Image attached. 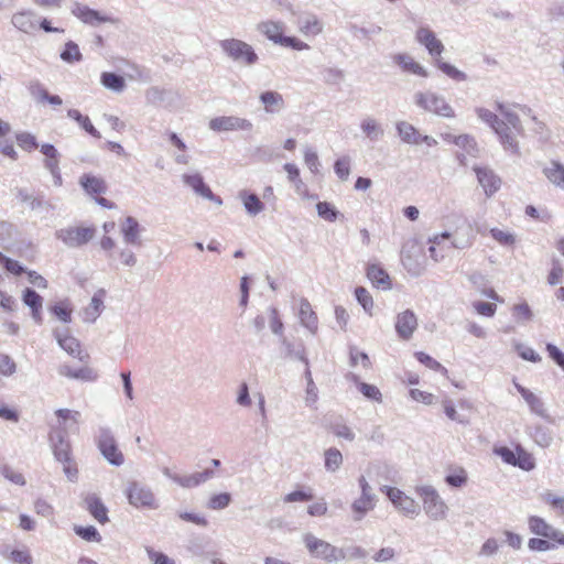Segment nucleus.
Masks as SVG:
<instances>
[{
    "instance_id": "nucleus-1",
    "label": "nucleus",
    "mask_w": 564,
    "mask_h": 564,
    "mask_svg": "<svg viewBox=\"0 0 564 564\" xmlns=\"http://www.w3.org/2000/svg\"><path fill=\"white\" fill-rule=\"evenodd\" d=\"M48 442L54 458L63 465L66 478L72 482H76L78 479V468L73 457L72 444L66 433V426L53 430L48 435Z\"/></svg>"
},
{
    "instance_id": "nucleus-2",
    "label": "nucleus",
    "mask_w": 564,
    "mask_h": 564,
    "mask_svg": "<svg viewBox=\"0 0 564 564\" xmlns=\"http://www.w3.org/2000/svg\"><path fill=\"white\" fill-rule=\"evenodd\" d=\"M452 239V247L456 249H467L473 246L475 240L474 229L473 226L467 223L466 220H463L460 225L456 226L453 232L445 231L441 235H436L433 238L430 239V256L434 261H440L444 259L445 254L444 252H440L437 250V247L441 246V243L444 240Z\"/></svg>"
},
{
    "instance_id": "nucleus-3",
    "label": "nucleus",
    "mask_w": 564,
    "mask_h": 564,
    "mask_svg": "<svg viewBox=\"0 0 564 564\" xmlns=\"http://www.w3.org/2000/svg\"><path fill=\"white\" fill-rule=\"evenodd\" d=\"M498 109L501 111L502 118L497 124H494V130L498 134L505 150L518 153L519 147L517 139L523 133L521 121L517 115L503 111L501 105L498 106Z\"/></svg>"
},
{
    "instance_id": "nucleus-4",
    "label": "nucleus",
    "mask_w": 564,
    "mask_h": 564,
    "mask_svg": "<svg viewBox=\"0 0 564 564\" xmlns=\"http://www.w3.org/2000/svg\"><path fill=\"white\" fill-rule=\"evenodd\" d=\"M417 494L423 499V508L429 518L434 521L446 518L448 507L434 487L423 486L417 489Z\"/></svg>"
},
{
    "instance_id": "nucleus-5",
    "label": "nucleus",
    "mask_w": 564,
    "mask_h": 564,
    "mask_svg": "<svg viewBox=\"0 0 564 564\" xmlns=\"http://www.w3.org/2000/svg\"><path fill=\"white\" fill-rule=\"evenodd\" d=\"M128 502L134 508L158 509L155 496L150 487L139 481L128 482L126 490Z\"/></svg>"
},
{
    "instance_id": "nucleus-6",
    "label": "nucleus",
    "mask_w": 564,
    "mask_h": 564,
    "mask_svg": "<svg viewBox=\"0 0 564 564\" xmlns=\"http://www.w3.org/2000/svg\"><path fill=\"white\" fill-rule=\"evenodd\" d=\"M97 445L109 464L113 466H121L123 464V454L118 448L115 436L109 427H99Z\"/></svg>"
},
{
    "instance_id": "nucleus-7",
    "label": "nucleus",
    "mask_w": 564,
    "mask_h": 564,
    "mask_svg": "<svg viewBox=\"0 0 564 564\" xmlns=\"http://www.w3.org/2000/svg\"><path fill=\"white\" fill-rule=\"evenodd\" d=\"M79 184L83 187V189L101 206L108 209H113L117 207V205L102 197L101 195L105 194L108 189L106 181L100 177L93 174H84L79 178Z\"/></svg>"
},
{
    "instance_id": "nucleus-8",
    "label": "nucleus",
    "mask_w": 564,
    "mask_h": 564,
    "mask_svg": "<svg viewBox=\"0 0 564 564\" xmlns=\"http://www.w3.org/2000/svg\"><path fill=\"white\" fill-rule=\"evenodd\" d=\"M304 543L308 552L316 558H321L327 563L339 562L338 554L339 547L330 544L329 542L318 539L315 535L307 533L304 536Z\"/></svg>"
},
{
    "instance_id": "nucleus-9",
    "label": "nucleus",
    "mask_w": 564,
    "mask_h": 564,
    "mask_svg": "<svg viewBox=\"0 0 564 564\" xmlns=\"http://www.w3.org/2000/svg\"><path fill=\"white\" fill-rule=\"evenodd\" d=\"M220 47L232 59L241 61L248 65L254 64L258 59V55L254 53L251 45L241 40H223L220 42Z\"/></svg>"
},
{
    "instance_id": "nucleus-10",
    "label": "nucleus",
    "mask_w": 564,
    "mask_h": 564,
    "mask_svg": "<svg viewBox=\"0 0 564 564\" xmlns=\"http://www.w3.org/2000/svg\"><path fill=\"white\" fill-rule=\"evenodd\" d=\"M358 484L361 490V495L351 505V509L355 513V521H360L367 512L371 511L375 508L377 500V497L372 492V488L365 476L359 477Z\"/></svg>"
},
{
    "instance_id": "nucleus-11",
    "label": "nucleus",
    "mask_w": 564,
    "mask_h": 564,
    "mask_svg": "<svg viewBox=\"0 0 564 564\" xmlns=\"http://www.w3.org/2000/svg\"><path fill=\"white\" fill-rule=\"evenodd\" d=\"M415 102L417 106L423 108L424 110L434 112L436 115L443 117H454V110L452 107L445 101L444 98L433 94V93H419L415 96Z\"/></svg>"
},
{
    "instance_id": "nucleus-12",
    "label": "nucleus",
    "mask_w": 564,
    "mask_h": 564,
    "mask_svg": "<svg viewBox=\"0 0 564 564\" xmlns=\"http://www.w3.org/2000/svg\"><path fill=\"white\" fill-rule=\"evenodd\" d=\"M381 491L387 495L389 500L393 503V506L403 512L405 516H416L419 514L420 507L415 502L414 499L406 496L403 491L395 487L383 486L381 487Z\"/></svg>"
},
{
    "instance_id": "nucleus-13",
    "label": "nucleus",
    "mask_w": 564,
    "mask_h": 564,
    "mask_svg": "<svg viewBox=\"0 0 564 564\" xmlns=\"http://www.w3.org/2000/svg\"><path fill=\"white\" fill-rule=\"evenodd\" d=\"M94 227H68L57 231V238L69 247H80L95 236Z\"/></svg>"
},
{
    "instance_id": "nucleus-14",
    "label": "nucleus",
    "mask_w": 564,
    "mask_h": 564,
    "mask_svg": "<svg viewBox=\"0 0 564 564\" xmlns=\"http://www.w3.org/2000/svg\"><path fill=\"white\" fill-rule=\"evenodd\" d=\"M209 128L216 132L223 131H238V130H250L252 123L245 119L235 116H223L213 118L209 121Z\"/></svg>"
},
{
    "instance_id": "nucleus-15",
    "label": "nucleus",
    "mask_w": 564,
    "mask_h": 564,
    "mask_svg": "<svg viewBox=\"0 0 564 564\" xmlns=\"http://www.w3.org/2000/svg\"><path fill=\"white\" fill-rule=\"evenodd\" d=\"M416 41L423 45L429 54L434 58H440L442 53L444 52V45L442 41L436 36V34L426 26H421L416 30L415 33Z\"/></svg>"
},
{
    "instance_id": "nucleus-16",
    "label": "nucleus",
    "mask_w": 564,
    "mask_h": 564,
    "mask_svg": "<svg viewBox=\"0 0 564 564\" xmlns=\"http://www.w3.org/2000/svg\"><path fill=\"white\" fill-rule=\"evenodd\" d=\"M474 172L478 183L484 188L487 196L497 193L501 186V178L488 166H475Z\"/></svg>"
},
{
    "instance_id": "nucleus-17",
    "label": "nucleus",
    "mask_w": 564,
    "mask_h": 564,
    "mask_svg": "<svg viewBox=\"0 0 564 564\" xmlns=\"http://www.w3.org/2000/svg\"><path fill=\"white\" fill-rule=\"evenodd\" d=\"M422 258L423 250L419 245L412 242L403 246L401 251V260L408 271L417 273L422 268Z\"/></svg>"
},
{
    "instance_id": "nucleus-18",
    "label": "nucleus",
    "mask_w": 564,
    "mask_h": 564,
    "mask_svg": "<svg viewBox=\"0 0 564 564\" xmlns=\"http://www.w3.org/2000/svg\"><path fill=\"white\" fill-rule=\"evenodd\" d=\"M400 138L411 144L426 143L429 147L436 145V140L429 137L422 135L411 123L402 121L397 126Z\"/></svg>"
},
{
    "instance_id": "nucleus-19",
    "label": "nucleus",
    "mask_w": 564,
    "mask_h": 564,
    "mask_svg": "<svg viewBox=\"0 0 564 564\" xmlns=\"http://www.w3.org/2000/svg\"><path fill=\"white\" fill-rule=\"evenodd\" d=\"M183 181L186 185L193 188L196 194L202 197L215 202L218 205H221L223 200L220 197L216 196L212 189L205 184L200 174H184Z\"/></svg>"
},
{
    "instance_id": "nucleus-20",
    "label": "nucleus",
    "mask_w": 564,
    "mask_h": 564,
    "mask_svg": "<svg viewBox=\"0 0 564 564\" xmlns=\"http://www.w3.org/2000/svg\"><path fill=\"white\" fill-rule=\"evenodd\" d=\"M84 505L90 516L99 523L105 524L109 521L108 509L96 494H88L84 498Z\"/></svg>"
},
{
    "instance_id": "nucleus-21",
    "label": "nucleus",
    "mask_w": 564,
    "mask_h": 564,
    "mask_svg": "<svg viewBox=\"0 0 564 564\" xmlns=\"http://www.w3.org/2000/svg\"><path fill=\"white\" fill-rule=\"evenodd\" d=\"M416 326L417 319L412 311L406 310L397 316L395 330L401 338L409 339Z\"/></svg>"
},
{
    "instance_id": "nucleus-22",
    "label": "nucleus",
    "mask_w": 564,
    "mask_h": 564,
    "mask_svg": "<svg viewBox=\"0 0 564 564\" xmlns=\"http://www.w3.org/2000/svg\"><path fill=\"white\" fill-rule=\"evenodd\" d=\"M72 13L87 24L95 23H113L115 20L107 15H101L98 11L88 8L87 6L76 3L72 9Z\"/></svg>"
},
{
    "instance_id": "nucleus-23",
    "label": "nucleus",
    "mask_w": 564,
    "mask_h": 564,
    "mask_svg": "<svg viewBox=\"0 0 564 564\" xmlns=\"http://www.w3.org/2000/svg\"><path fill=\"white\" fill-rule=\"evenodd\" d=\"M299 318L301 324L312 334H316L318 329V317L313 310L311 303L306 299H302L299 303Z\"/></svg>"
},
{
    "instance_id": "nucleus-24",
    "label": "nucleus",
    "mask_w": 564,
    "mask_h": 564,
    "mask_svg": "<svg viewBox=\"0 0 564 564\" xmlns=\"http://www.w3.org/2000/svg\"><path fill=\"white\" fill-rule=\"evenodd\" d=\"M141 231H142V228H141L139 221L132 216L126 217L121 224V234H122L123 240L127 243L134 245V246H141V239H140Z\"/></svg>"
},
{
    "instance_id": "nucleus-25",
    "label": "nucleus",
    "mask_w": 564,
    "mask_h": 564,
    "mask_svg": "<svg viewBox=\"0 0 564 564\" xmlns=\"http://www.w3.org/2000/svg\"><path fill=\"white\" fill-rule=\"evenodd\" d=\"M59 375L82 381H94L97 379V372L88 366L74 368L69 365H62L58 369Z\"/></svg>"
},
{
    "instance_id": "nucleus-26",
    "label": "nucleus",
    "mask_w": 564,
    "mask_h": 564,
    "mask_svg": "<svg viewBox=\"0 0 564 564\" xmlns=\"http://www.w3.org/2000/svg\"><path fill=\"white\" fill-rule=\"evenodd\" d=\"M393 62L405 73L414 74L421 77H427V70L408 54H395Z\"/></svg>"
},
{
    "instance_id": "nucleus-27",
    "label": "nucleus",
    "mask_w": 564,
    "mask_h": 564,
    "mask_svg": "<svg viewBox=\"0 0 564 564\" xmlns=\"http://www.w3.org/2000/svg\"><path fill=\"white\" fill-rule=\"evenodd\" d=\"M23 303L31 308V314L33 319L41 324L43 321L42 317V306L43 299L32 289H25L22 294Z\"/></svg>"
},
{
    "instance_id": "nucleus-28",
    "label": "nucleus",
    "mask_w": 564,
    "mask_h": 564,
    "mask_svg": "<svg viewBox=\"0 0 564 564\" xmlns=\"http://www.w3.org/2000/svg\"><path fill=\"white\" fill-rule=\"evenodd\" d=\"M546 180L555 187L564 189V165L556 160H552L547 166L543 169Z\"/></svg>"
},
{
    "instance_id": "nucleus-29",
    "label": "nucleus",
    "mask_w": 564,
    "mask_h": 564,
    "mask_svg": "<svg viewBox=\"0 0 564 564\" xmlns=\"http://www.w3.org/2000/svg\"><path fill=\"white\" fill-rule=\"evenodd\" d=\"M367 276L376 288L382 290L391 289L390 276L380 265H369L367 268Z\"/></svg>"
},
{
    "instance_id": "nucleus-30",
    "label": "nucleus",
    "mask_w": 564,
    "mask_h": 564,
    "mask_svg": "<svg viewBox=\"0 0 564 564\" xmlns=\"http://www.w3.org/2000/svg\"><path fill=\"white\" fill-rule=\"evenodd\" d=\"M214 477V471L212 469H205L199 473H194L187 476H180V478H175V484L183 488H194L199 486L200 484L206 482L208 479Z\"/></svg>"
},
{
    "instance_id": "nucleus-31",
    "label": "nucleus",
    "mask_w": 564,
    "mask_h": 564,
    "mask_svg": "<svg viewBox=\"0 0 564 564\" xmlns=\"http://www.w3.org/2000/svg\"><path fill=\"white\" fill-rule=\"evenodd\" d=\"M257 29L265 35L270 41L280 43L284 36V26L281 22L276 21H264L258 24Z\"/></svg>"
},
{
    "instance_id": "nucleus-32",
    "label": "nucleus",
    "mask_w": 564,
    "mask_h": 564,
    "mask_svg": "<svg viewBox=\"0 0 564 564\" xmlns=\"http://www.w3.org/2000/svg\"><path fill=\"white\" fill-rule=\"evenodd\" d=\"M106 297V291L100 289L98 290L91 301L90 304L85 308V318L86 321L94 322L101 314L104 310V301Z\"/></svg>"
},
{
    "instance_id": "nucleus-33",
    "label": "nucleus",
    "mask_w": 564,
    "mask_h": 564,
    "mask_svg": "<svg viewBox=\"0 0 564 564\" xmlns=\"http://www.w3.org/2000/svg\"><path fill=\"white\" fill-rule=\"evenodd\" d=\"M67 116L75 120L91 137L97 139L101 138L100 132L91 123L88 116L82 115L77 109H69Z\"/></svg>"
},
{
    "instance_id": "nucleus-34",
    "label": "nucleus",
    "mask_w": 564,
    "mask_h": 564,
    "mask_svg": "<svg viewBox=\"0 0 564 564\" xmlns=\"http://www.w3.org/2000/svg\"><path fill=\"white\" fill-rule=\"evenodd\" d=\"M55 415L59 420L58 429L66 426L67 430H72L73 425L79 424L80 412L69 409H57Z\"/></svg>"
},
{
    "instance_id": "nucleus-35",
    "label": "nucleus",
    "mask_w": 564,
    "mask_h": 564,
    "mask_svg": "<svg viewBox=\"0 0 564 564\" xmlns=\"http://www.w3.org/2000/svg\"><path fill=\"white\" fill-rule=\"evenodd\" d=\"M260 100L264 105V109L267 112L279 111L284 105L282 95L276 91L262 93L260 95Z\"/></svg>"
},
{
    "instance_id": "nucleus-36",
    "label": "nucleus",
    "mask_w": 564,
    "mask_h": 564,
    "mask_svg": "<svg viewBox=\"0 0 564 564\" xmlns=\"http://www.w3.org/2000/svg\"><path fill=\"white\" fill-rule=\"evenodd\" d=\"M208 544H209V541L206 538L195 536L189 540V542L187 544V550L194 556L207 558L214 554L207 550Z\"/></svg>"
},
{
    "instance_id": "nucleus-37",
    "label": "nucleus",
    "mask_w": 564,
    "mask_h": 564,
    "mask_svg": "<svg viewBox=\"0 0 564 564\" xmlns=\"http://www.w3.org/2000/svg\"><path fill=\"white\" fill-rule=\"evenodd\" d=\"M300 32L305 36H315L322 33L323 24L315 15H310L305 18L300 23Z\"/></svg>"
},
{
    "instance_id": "nucleus-38",
    "label": "nucleus",
    "mask_w": 564,
    "mask_h": 564,
    "mask_svg": "<svg viewBox=\"0 0 564 564\" xmlns=\"http://www.w3.org/2000/svg\"><path fill=\"white\" fill-rule=\"evenodd\" d=\"M523 399L529 404V406H530L532 412H534L536 415L547 420L549 422H552L551 417L546 413V410L544 408V403L533 392L524 391L523 392Z\"/></svg>"
},
{
    "instance_id": "nucleus-39",
    "label": "nucleus",
    "mask_w": 564,
    "mask_h": 564,
    "mask_svg": "<svg viewBox=\"0 0 564 564\" xmlns=\"http://www.w3.org/2000/svg\"><path fill=\"white\" fill-rule=\"evenodd\" d=\"M324 457V466L327 471L335 473L340 468L343 464V455L339 449L330 447L325 451Z\"/></svg>"
},
{
    "instance_id": "nucleus-40",
    "label": "nucleus",
    "mask_w": 564,
    "mask_h": 564,
    "mask_svg": "<svg viewBox=\"0 0 564 564\" xmlns=\"http://www.w3.org/2000/svg\"><path fill=\"white\" fill-rule=\"evenodd\" d=\"M340 553L338 554L340 561H354L364 560L367 557L368 552L359 545H347L339 547Z\"/></svg>"
},
{
    "instance_id": "nucleus-41",
    "label": "nucleus",
    "mask_w": 564,
    "mask_h": 564,
    "mask_svg": "<svg viewBox=\"0 0 564 564\" xmlns=\"http://www.w3.org/2000/svg\"><path fill=\"white\" fill-rule=\"evenodd\" d=\"M284 170L288 173L289 180L295 185L296 191L303 196L308 197L307 188L300 177V170L293 163H286Z\"/></svg>"
},
{
    "instance_id": "nucleus-42",
    "label": "nucleus",
    "mask_w": 564,
    "mask_h": 564,
    "mask_svg": "<svg viewBox=\"0 0 564 564\" xmlns=\"http://www.w3.org/2000/svg\"><path fill=\"white\" fill-rule=\"evenodd\" d=\"M100 82L106 88L115 91H122L126 87L124 78L111 72L102 73Z\"/></svg>"
},
{
    "instance_id": "nucleus-43",
    "label": "nucleus",
    "mask_w": 564,
    "mask_h": 564,
    "mask_svg": "<svg viewBox=\"0 0 564 564\" xmlns=\"http://www.w3.org/2000/svg\"><path fill=\"white\" fill-rule=\"evenodd\" d=\"M50 310L52 314L56 316L59 321L64 323H69L72 321L73 307L69 301H58L54 305H52Z\"/></svg>"
},
{
    "instance_id": "nucleus-44",
    "label": "nucleus",
    "mask_w": 564,
    "mask_h": 564,
    "mask_svg": "<svg viewBox=\"0 0 564 564\" xmlns=\"http://www.w3.org/2000/svg\"><path fill=\"white\" fill-rule=\"evenodd\" d=\"M61 58L66 63L73 64L80 62L83 59V54L75 42L68 41L65 43L64 48L61 52Z\"/></svg>"
},
{
    "instance_id": "nucleus-45",
    "label": "nucleus",
    "mask_w": 564,
    "mask_h": 564,
    "mask_svg": "<svg viewBox=\"0 0 564 564\" xmlns=\"http://www.w3.org/2000/svg\"><path fill=\"white\" fill-rule=\"evenodd\" d=\"M13 25L24 33H29L34 29V22L30 12H18L12 17Z\"/></svg>"
},
{
    "instance_id": "nucleus-46",
    "label": "nucleus",
    "mask_w": 564,
    "mask_h": 564,
    "mask_svg": "<svg viewBox=\"0 0 564 564\" xmlns=\"http://www.w3.org/2000/svg\"><path fill=\"white\" fill-rule=\"evenodd\" d=\"M41 152L46 156V167L52 173H56L58 171V153L55 147L52 144H43L41 147Z\"/></svg>"
},
{
    "instance_id": "nucleus-47",
    "label": "nucleus",
    "mask_w": 564,
    "mask_h": 564,
    "mask_svg": "<svg viewBox=\"0 0 564 564\" xmlns=\"http://www.w3.org/2000/svg\"><path fill=\"white\" fill-rule=\"evenodd\" d=\"M514 466L527 471L532 470L535 467L534 458L530 453L518 446Z\"/></svg>"
},
{
    "instance_id": "nucleus-48",
    "label": "nucleus",
    "mask_w": 564,
    "mask_h": 564,
    "mask_svg": "<svg viewBox=\"0 0 564 564\" xmlns=\"http://www.w3.org/2000/svg\"><path fill=\"white\" fill-rule=\"evenodd\" d=\"M231 500L232 498L229 492H220L213 495L206 506L210 510H223L230 505Z\"/></svg>"
},
{
    "instance_id": "nucleus-49",
    "label": "nucleus",
    "mask_w": 564,
    "mask_h": 564,
    "mask_svg": "<svg viewBox=\"0 0 564 564\" xmlns=\"http://www.w3.org/2000/svg\"><path fill=\"white\" fill-rule=\"evenodd\" d=\"M435 66L442 70L445 75L451 77L454 80L462 82L466 79V75L457 69L455 66L449 63L443 62L441 58L435 59Z\"/></svg>"
},
{
    "instance_id": "nucleus-50",
    "label": "nucleus",
    "mask_w": 564,
    "mask_h": 564,
    "mask_svg": "<svg viewBox=\"0 0 564 564\" xmlns=\"http://www.w3.org/2000/svg\"><path fill=\"white\" fill-rule=\"evenodd\" d=\"M241 198H242V202H243V205H245V208L247 209V212L251 215H257L259 214L260 212L263 210L264 208V205L263 203L259 199V197L254 194H247V193H243L241 195Z\"/></svg>"
},
{
    "instance_id": "nucleus-51",
    "label": "nucleus",
    "mask_w": 564,
    "mask_h": 564,
    "mask_svg": "<svg viewBox=\"0 0 564 564\" xmlns=\"http://www.w3.org/2000/svg\"><path fill=\"white\" fill-rule=\"evenodd\" d=\"M453 142L465 149L466 152L473 156H476L478 154V145L475 139L468 134L457 135L454 138Z\"/></svg>"
},
{
    "instance_id": "nucleus-52",
    "label": "nucleus",
    "mask_w": 564,
    "mask_h": 564,
    "mask_svg": "<svg viewBox=\"0 0 564 564\" xmlns=\"http://www.w3.org/2000/svg\"><path fill=\"white\" fill-rule=\"evenodd\" d=\"M74 531L78 536H80L85 541H88V542H100L101 541V535L94 525H87V527L75 525Z\"/></svg>"
},
{
    "instance_id": "nucleus-53",
    "label": "nucleus",
    "mask_w": 564,
    "mask_h": 564,
    "mask_svg": "<svg viewBox=\"0 0 564 564\" xmlns=\"http://www.w3.org/2000/svg\"><path fill=\"white\" fill-rule=\"evenodd\" d=\"M490 236L501 246L511 247L516 243V236L507 230L491 228Z\"/></svg>"
},
{
    "instance_id": "nucleus-54",
    "label": "nucleus",
    "mask_w": 564,
    "mask_h": 564,
    "mask_svg": "<svg viewBox=\"0 0 564 564\" xmlns=\"http://www.w3.org/2000/svg\"><path fill=\"white\" fill-rule=\"evenodd\" d=\"M15 139L18 145L26 152H32L39 148L35 137L29 132L18 133Z\"/></svg>"
},
{
    "instance_id": "nucleus-55",
    "label": "nucleus",
    "mask_w": 564,
    "mask_h": 564,
    "mask_svg": "<svg viewBox=\"0 0 564 564\" xmlns=\"http://www.w3.org/2000/svg\"><path fill=\"white\" fill-rule=\"evenodd\" d=\"M58 344L63 350L66 352H76L79 350L80 345L77 338L72 336L70 334L66 333L63 335H58L57 337Z\"/></svg>"
},
{
    "instance_id": "nucleus-56",
    "label": "nucleus",
    "mask_w": 564,
    "mask_h": 564,
    "mask_svg": "<svg viewBox=\"0 0 564 564\" xmlns=\"http://www.w3.org/2000/svg\"><path fill=\"white\" fill-rule=\"evenodd\" d=\"M355 295L359 304L364 307V310L368 313H371L373 307V300L371 294L364 286H358L355 290Z\"/></svg>"
},
{
    "instance_id": "nucleus-57",
    "label": "nucleus",
    "mask_w": 564,
    "mask_h": 564,
    "mask_svg": "<svg viewBox=\"0 0 564 564\" xmlns=\"http://www.w3.org/2000/svg\"><path fill=\"white\" fill-rule=\"evenodd\" d=\"M534 442L541 447H549L553 441V437L549 429L543 426H536L533 432Z\"/></svg>"
},
{
    "instance_id": "nucleus-58",
    "label": "nucleus",
    "mask_w": 564,
    "mask_h": 564,
    "mask_svg": "<svg viewBox=\"0 0 564 564\" xmlns=\"http://www.w3.org/2000/svg\"><path fill=\"white\" fill-rule=\"evenodd\" d=\"M547 527H549V523L538 517V516H531L529 518V528H530V531L535 534V535H542V534H547L546 530H547Z\"/></svg>"
},
{
    "instance_id": "nucleus-59",
    "label": "nucleus",
    "mask_w": 564,
    "mask_h": 564,
    "mask_svg": "<svg viewBox=\"0 0 564 564\" xmlns=\"http://www.w3.org/2000/svg\"><path fill=\"white\" fill-rule=\"evenodd\" d=\"M359 391L362 393L364 397H366L369 400L377 401V402L382 401V394H381L380 390L373 384L360 382Z\"/></svg>"
},
{
    "instance_id": "nucleus-60",
    "label": "nucleus",
    "mask_w": 564,
    "mask_h": 564,
    "mask_svg": "<svg viewBox=\"0 0 564 564\" xmlns=\"http://www.w3.org/2000/svg\"><path fill=\"white\" fill-rule=\"evenodd\" d=\"M318 215L327 221H335L337 218V210L327 202H319L316 205Z\"/></svg>"
},
{
    "instance_id": "nucleus-61",
    "label": "nucleus",
    "mask_w": 564,
    "mask_h": 564,
    "mask_svg": "<svg viewBox=\"0 0 564 564\" xmlns=\"http://www.w3.org/2000/svg\"><path fill=\"white\" fill-rule=\"evenodd\" d=\"M1 475L8 479L9 481L23 486L25 485L24 476L15 470H13L10 466L3 465L0 469Z\"/></svg>"
},
{
    "instance_id": "nucleus-62",
    "label": "nucleus",
    "mask_w": 564,
    "mask_h": 564,
    "mask_svg": "<svg viewBox=\"0 0 564 564\" xmlns=\"http://www.w3.org/2000/svg\"><path fill=\"white\" fill-rule=\"evenodd\" d=\"M9 560L15 564H33V557L26 549L11 551Z\"/></svg>"
},
{
    "instance_id": "nucleus-63",
    "label": "nucleus",
    "mask_w": 564,
    "mask_h": 564,
    "mask_svg": "<svg viewBox=\"0 0 564 564\" xmlns=\"http://www.w3.org/2000/svg\"><path fill=\"white\" fill-rule=\"evenodd\" d=\"M445 482L451 487L460 488L467 482V474L460 468L457 473L447 475Z\"/></svg>"
},
{
    "instance_id": "nucleus-64",
    "label": "nucleus",
    "mask_w": 564,
    "mask_h": 564,
    "mask_svg": "<svg viewBox=\"0 0 564 564\" xmlns=\"http://www.w3.org/2000/svg\"><path fill=\"white\" fill-rule=\"evenodd\" d=\"M145 552L153 564H175V561L170 558L166 554L154 551L150 546L145 547Z\"/></svg>"
}]
</instances>
